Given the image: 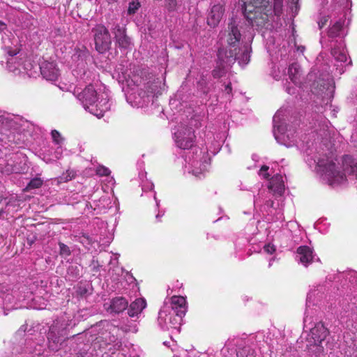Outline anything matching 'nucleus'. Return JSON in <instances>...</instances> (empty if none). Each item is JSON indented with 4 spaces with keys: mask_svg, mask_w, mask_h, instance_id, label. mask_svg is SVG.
<instances>
[{
    "mask_svg": "<svg viewBox=\"0 0 357 357\" xmlns=\"http://www.w3.org/2000/svg\"><path fill=\"white\" fill-rule=\"evenodd\" d=\"M245 17L252 26H264L271 14L269 0H241Z\"/></svg>",
    "mask_w": 357,
    "mask_h": 357,
    "instance_id": "obj_1",
    "label": "nucleus"
},
{
    "mask_svg": "<svg viewBox=\"0 0 357 357\" xmlns=\"http://www.w3.org/2000/svg\"><path fill=\"white\" fill-rule=\"evenodd\" d=\"M326 174L333 178L335 181L342 182L345 180V175H352L357 180V160L349 155H344L342 158V169L344 173L336 169L335 163L330 161L323 165Z\"/></svg>",
    "mask_w": 357,
    "mask_h": 357,
    "instance_id": "obj_2",
    "label": "nucleus"
},
{
    "mask_svg": "<svg viewBox=\"0 0 357 357\" xmlns=\"http://www.w3.org/2000/svg\"><path fill=\"white\" fill-rule=\"evenodd\" d=\"M75 94H76L78 100L82 102L85 109L94 114L95 116L100 118L103 116V109L101 108H96L95 110L93 107H98L96 104L98 102V93L93 84L87 85L83 90L79 91V89H75Z\"/></svg>",
    "mask_w": 357,
    "mask_h": 357,
    "instance_id": "obj_3",
    "label": "nucleus"
},
{
    "mask_svg": "<svg viewBox=\"0 0 357 357\" xmlns=\"http://www.w3.org/2000/svg\"><path fill=\"white\" fill-rule=\"evenodd\" d=\"M91 33L94 43L95 50L99 54H105L111 49L112 38L107 28L98 24L91 29Z\"/></svg>",
    "mask_w": 357,
    "mask_h": 357,
    "instance_id": "obj_4",
    "label": "nucleus"
},
{
    "mask_svg": "<svg viewBox=\"0 0 357 357\" xmlns=\"http://www.w3.org/2000/svg\"><path fill=\"white\" fill-rule=\"evenodd\" d=\"M66 328H60L53 325L50 328L47 333L48 347L52 351H59L63 342L68 337Z\"/></svg>",
    "mask_w": 357,
    "mask_h": 357,
    "instance_id": "obj_5",
    "label": "nucleus"
},
{
    "mask_svg": "<svg viewBox=\"0 0 357 357\" xmlns=\"http://www.w3.org/2000/svg\"><path fill=\"white\" fill-rule=\"evenodd\" d=\"M176 143L182 149H190L195 143V130L190 127H183L175 133Z\"/></svg>",
    "mask_w": 357,
    "mask_h": 357,
    "instance_id": "obj_6",
    "label": "nucleus"
},
{
    "mask_svg": "<svg viewBox=\"0 0 357 357\" xmlns=\"http://www.w3.org/2000/svg\"><path fill=\"white\" fill-rule=\"evenodd\" d=\"M238 45L227 46L220 48L218 51V58L220 61V65L224 67L225 64H230L235 62L237 59V55L239 53Z\"/></svg>",
    "mask_w": 357,
    "mask_h": 357,
    "instance_id": "obj_7",
    "label": "nucleus"
},
{
    "mask_svg": "<svg viewBox=\"0 0 357 357\" xmlns=\"http://www.w3.org/2000/svg\"><path fill=\"white\" fill-rule=\"evenodd\" d=\"M226 32L227 44L229 46L238 45L241 39V33L236 19L234 17L229 19Z\"/></svg>",
    "mask_w": 357,
    "mask_h": 357,
    "instance_id": "obj_8",
    "label": "nucleus"
},
{
    "mask_svg": "<svg viewBox=\"0 0 357 357\" xmlns=\"http://www.w3.org/2000/svg\"><path fill=\"white\" fill-rule=\"evenodd\" d=\"M329 332L324 325L319 322L310 330V335L314 340V343L317 346L319 351H323V347L320 345L321 342L326 338Z\"/></svg>",
    "mask_w": 357,
    "mask_h": 357,
    "instance_id": "obj_9",
    "label": "nucleus"
},
{
    "mask_svg": "<svg viewBox=\"0 0 357 357\" xmlns=\"http://www.w3.org/2000/svg\"><path fill=\"white\" fill-rule=\"evenodd\" d=\"M40 68L42 76L47 80L55 81L59 75V70L55 62L45 61L41 63Z\"/></svg>",
    "mask_w": 357,
    "mask_h": 357,
    "instance_id": "obj_10",
    "label": "nucleus"
},
{
    "mask_svg": "<svg viewBox=\"0 0 357 357\" xmlns=\"http://www.w3.org/2000/svg\"><path fill=\"white\" fill-rule=\"evenodd\" d=\"M225 13V7L220 3L213 6L207 16V24L211 27L217 26Z\"/></svg>",
    "mask_w": 357,
    "mask_h": 357,
    "instance_id": "obj_11",
    "label": "nucleus"
},
{
    "mask_svg": "<svg viewBox=\"0 0 357 357\" xmlns=\"http://www.w3.org/2000/svg\"><path fill=\"white\" fill-rule=\"evenodd\" d=\"M112 32L114 35L116 43L120 48L127 49L130 45V39L127 36L126 29L121 27L119 24H116L112 29Z\"/></svg>",
    "mask_w": 357,
    "mask_h": 357,
    "instance_id": "obj_12",
    "label": "nucleus"
},
{
    "mask_svg": "<svg viewBox=\"0 0 357 357\" xmlns=\"http://www.w3.org/2000/svg\"><path fill=\"white\" fill-rule=\"evenodd\" d=\"M299 261L305 267L313 261V250L307 245L299 246L296 250Z\"/></svg>",
    "mask_w": 357,
    "mask_h": 357,
    "instance_id": "obj_13",
    "label": "nucleus"
},
{
    "mask_svg": "<svg viewBox=\"0 0 357 357\" xmlns=\"http://www.w3.org/2000/svg\"><path fill=\"white\" fill-rule=\"evenodd\" d=\"M172 308L176 312V315L182 317L186 312V301L183 296H174L171 298Z\"/></svg>",
    "mask_w": 357,
    "mask_h": 357,
    "instance_id": "obj_14",
    "label": "nucleus"
},
{
    "mask_svg": "<svg viewBox=\"0 0 357 357\" xmlns=\"http://www.w3.org/2000/svg\"><path fill=\"white\" fill-rule=\"evenodd\" d=\"M268 189L274 193L282 195L284 192V183L281 174L274 175L269 181Z\"/></svg>",
    "mask_w": 357,
    "mask_h": 357,
    "instance_id": "obj_15",
    "label": "nucleus"
},
{
    "mask_svg": "<svg viewBox=\"0 0 357 357\" xmlns=\"http://www.w3.org/2000/svg\"><path fill=\"white\" fill-rule=\"evenodd\" d=\"M146 302L144 298H137L131 303L128 310V314L130 317L138 316L146 307Z\"/></svg>",
    "mask_w": 357,
    "mask_h": 357,
    "instance_id": "obj_16",
    "label": "nucleus"
},
{
    "mask_svg": "<svg viewBox=\"0 0 357 357\" xmlns=\"http://www.w3.org/2000/svg\"><path fill=\"white\" fill-rule=\"evenodd\" d=\"M128 301L123 297H116L112 300L110 309L114 313H120L128 307Z\"/></svg>",
    "mask_w": 357,
    "mask_h": 357,
    "instance_id": "obj_17",
    "label": "nucleus"
},
{
    "mask_svg": "<svg viewBox=\"0 0 357 357\" xmlns=\"http://www.w3.org/2000/svg\"><path fill=\"white\" fill-rule=\"evenodd\" d=\"M343 27V22L340 20L336 22L328 30V36L330 38H335L340 35Z\"/></svg>",
    "mask_w": 357,
    "mask_h": 357,
    "instance_id": "obj_18",
    "label": "nucleus"
},
{
    "mask_svg": "<svg viewBox=\"0 0 357 357\" xmlns=\"http://www.w3.org/2000/svg\"><path fill=\"white\" fill-rule=\"evenodd\" d=\"M331 54L335 59L337 61H347V56L345 52L340 47H334L331 50Z\"/></svg>",
    "mask_w": 357,
    "mask_h": 357,
    "instance_id": "obj_19",
    "label": "nucleus"
},
{
    "mask_svg": "<svg viewBox=\"0 0 357 357\" xmlns=\"http://www.w3.org/2000/svg\"><path fill=\"white\" fill-rule=\"evenodd\" d=\"M300 68L297 63H292L289 66L288 69L289 76L291 80L294 82L298 79V75H299Z\"/></svg>",
    "mask_w": 357,
    "mask_h": 357,
    "instance_id": "obj_20",
    "label": "nucleus"
},
{
    "mask_svg": "<svg viewBox=\"0 0 357 357\" xmlns=\"http://www.w3.org/2000/svg\"><path fill=\"white\" fill-rule=\"evenodd\" d=\"M236 356L237 357H255V351L250 347H244L238 349Z\"/></svg>",
    "mask_w": 357,
    "mask_h": 357,
    "instance_id": "obj_21",
    "label": "nucleus"
},
{
    "mask_svg": "<svg viewBox=\"0 0 357 357\" xmlns=\"http://www.w3.org/2000/svg\"><path fill=\"white\" fill-rule=\"evenodd\" d=\"M43 183V181L40 178H33L29 182V183L27 184L24 189V191H29L33 189L39 188L42 186Z\"/></svg>",
    "mask_w": 357,
    "mask_h": 357,
    "instance_id": "obj_22",
    "label": "nucleus"
},
{
    "mask_svg": "<svg viewBox=\"0 0 357 357\" xmlns=\"http://www.w3.org/2000/svg\"><path fill=\"white\" fill-rule=\"evenodd\" d=\"M141 4L138 0L130 2L128 8V13L129 15H133L136 13V12L138 10Z\"/></svg>",
    "mask_w": 357,
    "mask_h": 357,
    "instance_id": "obj_23",
    "label": "nucleus"
},
{
    "mask_svg": "<svg viewBox=\"0 0 357 357\" xmlns=\"http://www.w3.org/2000/svg\"><path fill=\"white\" fill-rule=\"evenodd\" d=\"M59 254L61 256L68 257L71 255L70 248L62 242H59Z\"/></svg>",
    "mask_w": 357,
    "mask_h": 357,
    "instance_id": "obj_24",
    "label": "nucleus"
},
{
    "mask_svg": "<svg viewBox=\"0 0 357 357\" xmlns=\"http://www.w3.org/2000/svg\"><path fill=\"white\" fill-rule=\"evenodd\" d=\"M313 87V92L314 93H319V91H317L316 90L319 89V91H323L324 89H326V84L324 83V81L323 79L314 82L312 85Z\"/></svg>",
    "mask_w": 357,
    "mask_h": 357,
    "instance_id": "obj_25",
    "label": "nucleus"
},
{
    "mask_svg": "<svg viewBox=\"0 0 357 357\" xmlns=\"http://www.w3.org/2000/svg\"><path fill=\"white\" fill-rule=\"evenodd\" d=\"M273 11L275 15L279 16L282 13V0H273Z\"/></svg>",
    "mask_w": 357,
    "mask_h": 357,
    "instance_id": "obj_26",
    "label": "nucleus"
},
{
    "mask_svg": "<svg viewBox=\"0 0 357 357\" xmlns=\"http://www.w3.org/2000/svg\"><path fill=\"white\" fill-rule=\"evenodd\" d=\"M96 174L100 176H109L111 173L110 170L104 166L100 165L96 168Z\"/></svg>",
    "mask_w": 357,
    "mask_h": 357,
    "instance_id": "obj_27",
    "label": "nucleus"
},
{
    "mask_svg": "<svg viewBox=\"0 0 357 357\" xmlns=\"http://www.w3.org/2000/svg\"><path fill=\"white\" fill-rule=\"evenodd\" d=\"M165 7L168 10L169 12H172L176 10L177 7V1L176 0H165Z\"/></svg>",
    "mask_w": 357,
    "mask_h": 357,
    "instance_id": "obj_28",
    "label": "nucleus"
},
{
    "mask_svg": "<svg viewBox=\"0 0 357 357\" xmlns=\"http://www.w3.org/2000/svg\"><path fill=\"white\" fill-rule=\"evenodd\" d=\"M75 176V174L73 171L68 170L66 173H63L62 176L60 177L61 181L63 182H67L68 181L72 180Z\"/></svg>",
    "mask_w": 357,
    "mask_h": 357,
    "instance_id": "obj_29",
    "label": "nucleus"
},
{
    "mask_svg": "<svg viewBox=\"0 0 357 357\" xmlns=\"http://www.w3.org/2000/svg\"><path fill=\"white\" fill-rule=\"evenodd\" d=\"M269 167L266 165H263L260 168L259 175L261 176L265 179H269L270 174L268 173Z\"/></svg>",
    "mask_w": 357,
    "mask_h": 357,
    "instance_id": "obj_30",
    "label": "nucleus"
},
{
    "mask_svg": "<svg viewBox=\"0 0 357 357\" xmlns=\"http://www.w3.org/2000/svg\"><path fill=\"white\" fill-rule=\"evenodd\" d=\"M88 290L85 287L83 286H78L76 289V294L77 296L82 297L84 296Z\"/></svg>",
    "mask_w": 357,
    "mask_h": 357,
    "instance_id": "obj_31",
    "label": "nucleus"
},
{
    "mask_svg": "<svg viewBox=\"0 0 357 357\" xmlns=\"http://www.w3.org/2000/svg\"><path fill=\"white\" fill-rule=\"evenodd\" d=\"M53 140L56 143L59 144L61 141V134L56 130H53L51 132Z\"/></svg>",
    "mask_w": 357,
    "mask_h": 357,
    "instance_id": "obj_32",
    "label": "nucleus"
},
{
    "mask_svg": "<svg viewBox=\"0 0 357 357\" xmlns=\"http://www.w3.org/2000/svg\"><path fill=\"white\" fill-rule=\"evenodd\" d=\"M328 20H329L328 16H324L319 20V21L318 22V26L320 29L326 25V24L328 22Z\"/></svg>",
    "mask_w": 357,
    "mask_h": 357,
    "instance_id": "obj_33",
    "label": "nucleus"
},
{
    "mask_svg": "<svg viewBox=\"0 0 357 357\" xmlns=\"http://www.w3.org/2000/svg\"><path fill=\"white\" fill-rule=\"evenodd\" d=\"M264 251L268 254H273L275 251V248L273 245H265L264 247Z\"/></svg>",
    "mask_w": 357,
    "mask_h": 357,
    "instance_id": "obj_34",
    "label": "nucleus"
},
{
    "mask_svg": "<svg viewBox=\"0 0 357 357\" xmlns=\"http://www.w3.org/2000/svg\"><path fill=\"white\" fill-rule=\"evenodd\" d=\"M225 91L227 93H230L231 92V90H232V88H231V83H229L228 84H227L225 86Z\"/></svg>",
    "mask_w": 357,
    "mask_h": 357,
    "instance_id": "obj_35",
    "label": "nucleus"
},
{
    "mask_svg": "<svg viewBox=\"0 0 357 357\" xmlns=\"http://www.w3.org/2000/svg\"><path fill=\"white\" fill-rule=\"evenodd\" d=\"M7 28L6 24L0 20V32L3 31Z\"/></svg>",
    "mask_w": 357,
    "mask_h": 357,
    "instance_id": "obj_36",
    "label": "nucleus"
},
{
    "mask_svg": "<svg viewBox=\"0 0 357 357\" xmlns=\"http://www.w3.org/2000/svg\"><path fill=\"white\" fill-rule=\"evenodd\" d=\"M18 53V51H17L16 50H10L8 52V54L11 56H15L17 55Z\"/></svg>",
    "mask_w": 357,
    "mask_h": 357,
    "instance_id": "obj_37",
    "label": "nucleus"
},
{
    "mask_svg": "<svg viewBox=\"0 0 357 357\" xmlns=\"http://www.w3.org/2000/svg\"><path fill=\"white\" fill-rule=\"evenodd\" d=\"M109 3L116 1V0H107Z\"/></svg>",
    "mask_w": 357,
    "mask_h": 357,
    "instance_id": "obj_38",
    "label": "nucleus"
},
{
    "mask_svg": "<svg viewBox=\"0 0 357 357\" xmlns=\"http://www.w3.org/2000/svg\"><path fill=\"white\" fill-rule=\"evenodd\" d=\"M78 357H85V356H82V354H79V355L78 356Z\"/></svg>",
    "mask_w": 357,
    "mask_h": 357,
    "instance_id": "obj_39",
    "label": "nucleus"
},
{
    "mask_svg": "<svg viewBox=\"0 0 357 357\" xmlns=\"http://www.w3.org/2000/svg\"><path fill=\"white\" fill-rule=\"evenodd\" d=\"M215 71L214 70L213 71V77H215Z\"/></svg>",
    "mask_w": 357,
    "mask_h": 357,
    "instance_id": "obj_40",
    "label": "nucleus"
}]
</instances>
